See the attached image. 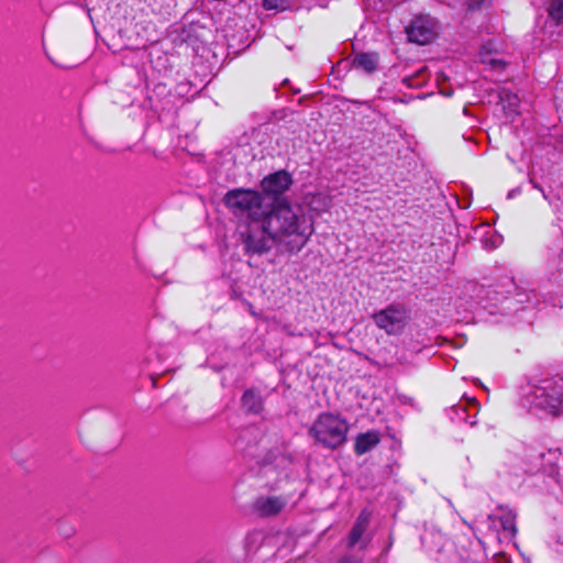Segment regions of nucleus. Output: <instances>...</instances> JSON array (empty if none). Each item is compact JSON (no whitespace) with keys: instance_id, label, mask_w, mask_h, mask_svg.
I'll return each instance as SVG.
<instances>
[{"instance_id":"nucleus-1","label":"nucleus","mask_w":563,"mask_h":563,"mask_svg":"<svg viewBox=\"0 0 563 563\" xmlns=\"http://www.w3.org/2000/svg\"><path fill=\"white\" fill-rule=\"evenodd\" d=\"M261 230L268 238L267 252L276 243L285 252L298 253L313 233V224L300 207L282 201L271 203Z\"/></svg>"},{"instance_id":"nucleus-2","label":"nucleus","mask_w":563,"mask_h":563,"mask_svg":"<svg viewBox=\"0 0 563 563\" xmlns=\"http://www.w3.org/2000/svg\"><path fill=\"white\" fill-rule=\"evenodd\" d=\"M223 202L240 221L245 223V228L241 231L245 253L249 255L267 253L268 238L264 236L261 227L272 201L256 190L236 188L225 194Z\"/></svg>"},{"instance_id":"nucleus-3","label":"nucleus","mask_w":563,"mask_h":563,"mask_svg":"<svg viewBox=\"0 0 563 563\" xmlns=\"http://www.w3.org/2000/svg\"><path fill=\"white\" fill-rule=\"evenodd\" d=\"M530 408L556 416L563 413V382L553 378L543 379L533 386L527 395Z\"/></svg>"},{"instance_id":"nucleus-4","label":"nucleus","mask_w":563,"mask_h":563,"mask_svg":"<svg viewBox=\"0 0 563 563\" xmlns=\"http://www.w3.org/2000/svg\"><path fill=\"white\" fill-rule=\"evenodd\" d=\"M349 427L345 420L332 413H321L313 422L309 434L329 449H336L346 441Z\"/></svg>"},{"instance_id":"nucleus-5","label":"nucleus","mask_w":563,"mask_h":563,"mask_svg":"<svg viewBox=\"0 0 563 563\" xmlns=\"http://www.w3.org/2000/svg\"><path fill=\"white\" fill-rule=\"evenodd\" d=\"M407 311L402 305L391 303L373 314L375 324L389 335L402 332L407 324Z\"/></svg>"},{"instance_id":"nucleus-6","label":"nucleus","mask_w":563,"mask_h":563,"mask_svg":"<svg viewBox=\"0 0 563 563\" xmlns=\"http://www.w3.org/2000/svg\"><path fill=\"white\" fill-rule=\"evenodd\" d=\"M406 33L410 42L424 45L435 37L437 23L428 15H420L411 21L406 29Z\"/></svg>"},{"instance_id":"nucleus-7","label":"nucleus","mask_w":563,"mask_h":563,"mask_svg":"<svg viewBox=\"0 0 563 563\" xmlns=\"http://www.w3.org/2000/svg\"><path fill=\"white\" fill-rule=\"evenodd\" d=\"M291 184V175L282 169L264 177L261 181V188L267 196L279 197L290 188Z\"/></svg>"},{"instance_id":"nucleus-8","label":"nucleus","mask_w":563,"mask_h":563,"mask_svg":"<svg viewBox=\"0 0 563 563\" xmlns=\"http://www.w3.org/2000/svg\"><path fill=\"white\" fill-rule=\"evenodd\" d=\"M287 505L285 496H260L253 505V512L261 518H269L279 515Z\"/></svg>"},{"instance_id":"nucleus-9","label":"nucleus","mask_w":563,"mask_h":563,"mask_svg":"<svg viewBox=\"0 0 563 563\" xmlns=\"http://www.w3.org/2000/svg\"><path fill=\"white\" fill-rule=\"evenodd\" d=\"M478 401L475 398H465L453 405L449 410V416L454 422H464L470 426H475L474 418L478 412Z\"/></svg>"},{"instance_id":"nucleus-10","label":"nucleus","mask_w":563,"mask_h":563,"mask_svg":"<svg viewBox=\"0 0 563 563\" xmlns=\"http://www.w3.org/2000/svg\"><path fill=\"white\" fill-rule=\"evenodd\" d=\"M369 522H371V512L366 509H363L358 514V516L354 522V526L349 533L347 541H346V547L349 549H353L358 543H361V549H364L366 547L367 541L365 540L364 536L368 529Z\"/></svg>"},{"instance_id":"nucleus-11","label":"nucleus","mask_w":563,"mask_h":563,"mask_svg":"<svg viewBox=\"0 0 563 563\" xmlns=\"http://www.w3.org/2000/svg\"><path fill=\"white\" fill-rule=\"evenodd\" d=\"M379 442V432L375 430L360 433L355 439L354 452L356 455H363L374 449Z\"/></svg>"},{"instance_id":"nucleus-12","label":"nucleus","mask_w":563,"mask_h":563,"mask_svg":"<svg viewBox=\"0 0 563 563\" xmlns=\"http://www.w3.org/2000/svg\"><path fill=\"white\" fill-rule=\"evenodd\" d=\"M379 56L377 53H357L353 56L352 65L355 69L366 74H373L378 66Z\"/></svg>"},{"instance_id":"nucleus-13","label":"nucleus","mask_w":563,"mask_h":563,"mask_svg":"<svg viewBox=\"0 0 563 563\" xmlns=\"http://www.w3.org/2000/svg\"><path fill=\"white\" fill-rule=\"evenodd\" d=\"M242 407L251 413H260L263 410V399L255 389H247L242 396Z\"/></svg>"},{"instance_id":"nucleus-14","label":"nucleus","mask_w":563,"mask_h":563,"mask_svg":"<svg viewBox=\"0 0 563 563\" xmlns=\"http://www.w3.org/2000/svg\"><path fill=\"white\" fill-rule=\"evenodd\" d=\"M498 510L500 511L499 521L503 530L509 532L511 536H515L517 532V514L512 509L504 506H499Z\"/></svg>"},{"instance_id":"nucleus-15","label":"nucleus","mask_w":563,"mask_h":563,"mask_svg":"<svg viewBox=\"0 0 563 563\" xmlns=\"http://www.w3.org/2000/svg\"><path fill=\"white\" fill-rule=\"evenodd\" d=\"M141 63V55L137 48L126 49L122 55V64L124 66L133 67L139 73V65Z\"/></svg>"},{"instance_id":"nucleus-16","label":"nucleus","mask_w":563,"mask_h":563,"mask_svg":"<svg viewBox=\"0 0 563 563\" xmlns=\"http://www.w3.org/2000/svg\"><path fill=\"white\" fill-rule=\"evenodd\" d=\"M548 11L556 24L563 25V0H551Z\"/></svg>"},{"instance_id":"nucleus-17","label":"nucleus","mask_w":563,"mask_h":563,"mask_svg":"<svg viewBox=\"0 0 563 563\" xmlns=\"http://www.w3.org/2000/svg\"><path fill=\"white\" fill-rule=\"evenodd\" d=\"M287 0H263L262 4L266 10L284 9Z\"/></svg>"},{"instance_id":"nucleus-18","label":"nucleus","mask_w":563,"mask_h":563,"mask_svg":"<svg viewBox=\"0 0 563 563\" xmlns=\"http://www.w3.org/2000/svg\"><path fill=\"white\" fill-rule=\"evenodd\" d=\"M507 99L508 101V106H509V110L511 112H515V113H518V110H517V107L519 104V99L516 95H511V93H505V97H501V100L505 101Z\"/></svg>"},{"instance_id":"nucleus-19","label":"nucleus","mask_w":563,"mask_h":563,"mask_svg":"<svg viewBox=\"0 0 563 563\" xmlns=\"http://www.w3.org/2000/svg\"><path fill=\"white\" fill-rule=\"evenodd\" d=\"M484 2H485V0H468V2H467L468 10L479 9Z\"/></svg>"},{"instance_id":"nucleus-20","label":"nucleus","mask_w":563,"mask_h":563,"mask_svg":"<svg viewBox=\"0 0 563 563\" xmlns=\"http://www.w3.org/2000/svg\"><path fill=\"white\" fill-rule=\"evenodd\" d=\"M342 563H361V562L357 560L351 559V558H345L342 560Z\"/></svg>"},{"instance_id":"nucleus-21","label":"nucleus","mask_w":563,"mask_h":563,"mask_svg":"<svg viewBox=\"0 0 563 563\" xmlns=\"http://www.w3.org/2000/svg\"><path fill=\"white\" fill-rule=\"evenodd\" d=\"M417 75H418V77H421L424 79L426 78V69L419 70Z\"/></svg>"}]
</instances>
